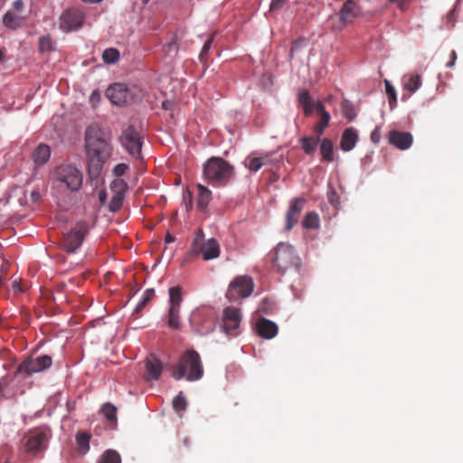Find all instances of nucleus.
Wrapping results in <instances>:
<instances>
[{"label": "nucleus", "instance_id": "obj_11", "mask_svg": "<svg viewBox=\"0 0 463 463\" xmlns=\"http://www.w3.org/2000/svg\"><path fill=\"white\" fill-rule=\"evenodd\" d=\"M119 142L129 155L136 158L140 156L142 147L141 137L133 126H128L122 131Z\"/></svg>", "mask_w": 463, "mask_h": 463}, {"label": "nucleus", "instance_id": "obj_57", "mask_svg": "<svg viewBox=\"0 0 463 463\" xmlns=\"http://www.w3.org/2000/svg\"><path fill=\"white\" fill-rule=\"evenodd\" d=\"M162 107L165 109H170L172 107V103L170 101H164Z\"/></svg>", "mask_w": 463, "mask_h": 463}, {"label": "nucleus", "instance_id": "obj_49", "mask_svg": "<svg viewBox=\"0 0 463 463\" xmlns=\"http://www.w3.org/2000/svg\"><path fill=\"white\" fill-rule=\"evenodd\" d=\"M30 197H31V200L33 202V203H37L40 201L41 199V194L38 190H33L31 192V194H30Z\"/></svg>", "mask_w": 463, "mask_h": 463}, {"label": "nucleus", "instance_id": "obj_3", "mask_svg": "<svg viewBox=\"0 0 463 463\" xmlns=\"http://www.w3.org/2000/svg\"><path fill=\"white\" fill-rule=\"evenodd\" d=\"M270 254L271 262L279 272L300 273L301 260L292 245L279 242Z\"/></svg>", "mask_w": 463, "mask_h": 463}, {"label": "nucleus", "instance_id": "obj_36", "mask_svg": "<svg viewBox=\"0 0 463 463\" xmlns=\"http://www.w3.org/2000/svg\"><path fill=\"white\" fill-rule=\"evenodd\" d=\"M384 85H385V92L389 97L390 108H391V109H393V108L396 106V102H397L396 90L388 80H384Z\"/></svg>", "mask_w": 463, "mask_h": 463}, {"label": "nucleus", "instance_id": "obj_10", "mask_svg": "<svg viewBox=\"0 0 463 463\" xmlns=\"http://www.w3.org/2000/svg\"><path fill=\"white\" fill-rule=\"evenodd\" d=\"M254 284L250 277L238 276L229 285L226 291V298L230 301H236L239 298L249 297L253 291Z\"/></svg>", "mask_w": 463, "mask_h": 463}, {"label": "nucleus", "instance_id": "obj_8", "mask_svg": "<svg viewBox=\"0 0 463 463\" xmlns=\"http://www.w3.org/2000/svg\"><path fill=\"white\" fill-rule=\"evenodd\" d=\"M90 230L89 224L85 221H79L74 227L63 234L61 241V247L68 253H73L79 249Z\"/></svg>", "mask_w": 463, "mask_h": 463}, {"label": "nucleus", "instance_id": "obj_5", "mask_svg": "<svg viewBox=\"0 0 463 463\" xmlns=\"http://www.w3.org/2000/svg\"><path fill=\"white\" fill-rule=\"evenodd\" d=\"M233 175V167L221 157H211L203 165V176L211 184H224Z\"/></svg>", "mask_w": 463, "mask_h": 463}, {"label": "nucleus", "instance_id": "obj_23", "mask_svg": "<svg viewBox=\"0 0 463 463\" xmlns=\"http://www.w3.org/2000/svg\"><path fill=\"white\" fill-rule=\"evenodd\" d=\"M51 156V148L45 144H40L33 153L35 165H42L48 162Z\"/></svg>", "mask_w": 463, "mask_h": 463}, {"label": "nucleus", "instance_id": "obj_27", "mask_svg": "<svg viewBox=\"0 0 463 463\" xmlns=\"http://www.w3.org/2000/svg\"><path fill=\"white\" fill-rule=\"evenodd\" d=\"M90 434L87 432H79L76 435L78 450L80 454H86L90 449Z\"/></svg>", "mask_w": 463, "mask_h": 463}, {"label": "nucleus", "instance_id": "obj_55", "mask_svg": "<svg viewBox=\"0 0 463 463\" xmlns=\"http://www.w3.org/2000/svg\"><path fill=\"white\" fill-rule=\"evenodd\" d=\"M165 243H172L175 241V237L173 235H171L170 233H167L165 235Z\"/></svg>", "mask_w": 463, "mask_h": 463}, {"label": "nucleus", "instance_id": "obj_43", "mask_svg": "<svg viewBox=\"0 0 463 463\" xmlns=\"http://www.w3.org/2000/svg\"><path fill=\"white\" fill-rule=\"evenodd\" d=\"M52 50V43L49 36L41 37L39 40V51L41 52H50Z\"/></svg>", "mask_w": 463, "mask_h": 463}, {"label": "nucleus", "instance_id": "obj_44", "mask_svg": "<svg viewBox=\"0 0 463 463\" xmlns=\"http://www.w3.org/2000/svg\"><path fill=\"white\" fill-rule=\"evenodd\" d=\"M213 37L212 36L210 39H208L203 48H202V51L200 52V55H199V59L202 62H206L207 61V53L209 52V51L211 50L212 48V44H213Z\"/></svg>", "mask_w": 463, "mask_h": 463}, {"label": "nucleus", "instance_id": "obj_59", "mask_svg": "<svg viewBox=\"0 0 463 463\" xmlns=\"http://www.w3.org/2000/svg\"><path fill=\"white\" fill-rule=\"evenodd\" d=\"M188 441H189V440H188V439H187V438H185V439H184V443L185 445H188Z\"/></svg>", "mask_w": 463, "mask_h": 463}, {"label": "nucleus", "instance_id": "obj_42", "mask_svg": "<svg viewBox=\"0 0 463 463\" xmlns=\"http://www.w3.org/2000/svg\"><path fill=\"white\" fill-rule=\"evenodd\" d=\"M262 160L260 157L248 158L246 165L250 171L257 172L262 167Z\"/></svg>", "mask_w": 463, "mask_h": 463}, {"label": "nucleus", "instance_id": "obj_18", "mask_svg": "<svg viewBox=\"0 0 463 463\" xmlns=\"http://www.w3.org/2000/svg\"><path fill=\"white\" fill-rule=\"evenodd\" d=\"M145 379L146 381H156L159 379L162 370V362L154 354H150L145 361Z\"/></svg>", "mask_w": 463, "mask_h": 463}, {"label": "nucleus", "instance_id": "obj_22", "mask_svg": "<svg viewBox=\"0 0 463 463\" xmlns=\"http://www.w3.org/2000/svg\"><path fill=\"white\" fill-rule=\"evenodd\" d=\"M298 102L303 108L306 117H309L316 111V103L307 90H303L298 94Z\"/></svg>", "mask_w": 463, "mask_h": 463}, {"label": "nucleus", "instance_id": "obj_7", "mask_svg": "<svg viewBox=\"0 0 463 463\" xmlns=\"http://www.w3.org/2000/svg\"><path fill=\"white\" fill-rule=\"evenodd\" d=\"M361 14V8L353 0L346 1L338 14L330 15L328 26L332 31H342L347 24H352Z\"/></svg>", "mask_w": 463, "mask_h": 463}, {"label": "nucleus", "instance_id": "obj_29", "mask_svg": "<svg viewBox=\"0 0 463 463\" xmlns=\"http://www.w3.org/2000/svg\"><path fill=\"white\" fill-rule=\"evenodd\" d=\"M320 152L322 157L326 162H332L334 160L333 156V143L328 138H324L320 144Z\"/></svg>", "mask_w": 463, "mask_h": 463}, {"label": "nucleus", "instance_id": "obj_17", "mask_svg": "<svg viewBox=\"0 0 463 463\" xmlns=\"http://www.w3.org/2000/svg\"><path fill=\"white\" fill-rule=\"evenodd\" d=\"M389 143L400 150L408 149L413 142V137L409 132L392 130L388 135Z\"/></svg>", "mask_w": 463, "mask_h": 463}, {"label": "nucleus", "instance_id": "obj_54", "mask_svg": "<svg viewBox=\"0 0 463 463\" xmlns=\"http://www.w3.org/2000/svg\"><path fill=\"white\" fill-rule=\"evenodd\" d=\"M300 45V43L296 41L292 43V46H291V49H290V53L291 55H293V53L298 50V48L299 47Z\"/></svg>", "mask_w": 463, "mask_h": 463}, {"label": "nucleus", "instance_id": "obj_50", "mask_svg": "<svg viewBox=\"0 0 463 463\" xmlns=\"http://www.w3.org/2000/svg\"><path fill=\"white\" fill-rule=\"evenodd\" d=\"M390 2L396 3L401 9H405L411 0H389Z\"/></svg>", "mask_w": 463, "mask_h": 463}, {"label": "nucleus", "instance_id": "obj_47", "mask_svg": "<svg viewBox=\"0 0 463 463\" xmlns=\"http://www.w3.org/2000/svg\"><path fill=\"white\" fill-rule=\"evenodd\" d=\"M456 60H457V52L455 51H452L450 52V60H449V61L447 62L446 67L447 68L453 67L456 62Z\"/></svg>", "mask_w": 463, "mask_h": 463}, {"label": "nucleus", "instance_id": "obj_34", "mask_svg": "<svg viewBox=\"0 0 463 463\" xmlns=\"http://www.w3.org/2000/svg\"><path fill=\"white\" fill-rule=\"evenodd\" d=\"M101 412L110 422L114 423L117 421V408L113 404L109 402L105 403L101 408Z\"/></svg>", "mask_w": 463, "mask_h": 463}, {"label": "nucleus", "instance_id": "obj_19", "mask_svg": "<svg viewBox=\"0 0 463 463\" xmlns=\"http://www.w3.org/2000/svg\"><path fill=\"white\" fill-rule=\"evenodd\" d=\"M256 329L259 335L265 339H271L278 334V326L276 323L264 317L258 320Z\"/></svg>", "mask_w": 463, "mask_h": 463}, {"label": "nucleus", "instance_id": "obj_13", "mask_svg": "<svg viewBox=\"0 0 463 463\" xmlns=\"http://www.w3.org/2000/svg\"><path fill=\"white\" fill-rule=\"evenodd\" d=\"M84 14L76 8L66 10L61 16L60 26L63 31L70 32L81 27Z\"/></svg>", "mask_w": 463, "mask_h": 463}, {"label": "nucleus", "instance_id": "obj_56", "mask_svg": "<svg viewBox=\"0 0 463 463\" xmlns=\"http://www.w3.org/2000/svg\"><path fill=\"white\" fill-rule=\"evenodd\" d=\"M13 288L15 291H22V288H20L19 282L17 280L13 282Z\"/></svg>", "mask_w": 463, "mask_h": 463}, {"label": "nucleus", "instance_id": "obj_53", "mask_svg": "<svg viewBox=\"0 0 463 463\" xmlns=\"http://www.w3.org/2000/svg\"><path fill=\"white\" fill-rule=\"evenodd\" d=\"M260 159H263L262 160V166L271 163L270 156H268V155L260 156Z\"/></svg>", "mask_w": 463, "mask_h": 463}, {"label": "nucleus", "instance_id": "obj_40", "mask_svg": "<svg viewBox=\"0 0 463 463\" xmlns=\"http://www.w3.org/2000/svg\"><path fill=\"white\" fill-rule=\"evenodd\" d=\"M122 201H123L122 194H115L109 202V211L112 213L118 212L122 206Z\"/></svg>", "mask_w": 463, "mask_h": 463}, {"label": "nucleus", "instance_id": "obj_31", "mask_svg": "<svg viewBox=\"0 0 463 463\" xmlns=\"http://www.w3.org/2000/svg\"><path fill=\"white\" fill-rule=\"evenodd\" d=\"M167 325L169 327L178 329L181 326L180 308L169 307Z\"/></svg>", "mask_w": 463, "mask_h": 463}, {"label": "nucleus", "instance_id": "obj_26", "mask_svg": "<svg viewBox=\"0 0 463 463\" xmlns=\"http://www.w3.org/2000/svg\"><path fill=\"white\" fill-rule=\"evenodd\" d=\"M198 188V197H197V206L201 210H204L212 198V192L202 184H197Z\"/></svg>", "mask_w": 463, "mask_h": 463}, {"label": "nucleus", "instance_id": "obj_33", "mask_svg": "<svg viewBox=\"0 0 463 463\" xmlns=\"http://www.w3.org/2000/svg\"><path fill=\"white\" fill-rule=\"evenodd\" d=\"M187 407V402L185 397L180 392L177 396H175L173 400V408L174 410L182 416L185 411Z\"/></svg>", "mask_w": 463, "mask_h": 463}, {"label": "nucleus", "instance_id": "obj_30", "mask_svg": "<svg viewBox=\"0 0 463 463\" xmlns=\"http://www.w3.org/2000/svg\"><path fill=\"white\" fill-rule=\"evenodd\" d=\"M319 225V217L316 212L307 213L302 221V226L305 229H317Z\"/></svg>", "mask_w": 463, "mask_h": 463}, {"label": "nucleus", "instance_id": "obj_58", "mask_svg": "<svg viewBox=\"0 0 463 463\" xmlns=\"http://www.w3.org/2000/svg\"><path fill=\"white\" fill-rule=\"evenodd\" d=\"M3 396V386L0 384V398Z\"/></svg>", "mask_w": 463, "mask_h": 463}, {"label": "nucleus", "instance_id": "obj_37", "mask_svg": "<svg viewBox=\"0 0 463 463\" xmlns=\"http://www.w3.org/2000/svg\"><path fill=\"white\" fill-rule=\"evenodd\" d=\"M155 297L154 288H148L145 291L142 299L138 302L135 308V313H139L147 305V303Z\"/></svg>", "mask_w": 463, "mask_h": 463}, {"label": "nucleus", "instance_id": "obj_2", "mask_svg": "<svg viewBox=\"0 0 463 463\" xmlns=\"http://www.w3.org/2000/svg\"><path fill=\"white\" fill-rule=\"evenodd\" d=\"M172 376L179 381L185 378L189 382L200 380L203 376V367L200 354L193 350H186L177 364L172 366Z\"/></svg>", "mask_w": 463, "mask_h": 463}, {"label": "nucleus", "instance_id": "obj_9", "mask_svg": "<svg viewBox=\"0 0 463 463\" xmlns=\"http://www.w3.org/2000/svg\"><path fill=\"white\" fill-rule=\"evenodd\" d=\"M54 179L57 182L64 184L67 188L75 192L78 191L82 184L81 172L72 165H61L54 170Z\"/></svg>", "mask_w": 463, "mask_h": 463}, {"label": "nucleus", "instance_id": "obj_25", "mask_svg": "<svg viewBox=\"0 0 463 463\" xmlns=\"http://www.w3.org/2000/svg\"><path fill=\"white\" fill-rule=\"evenodd\" d=\"M319 143V137H303L301 139H300V144H301V147L303 149V151L307 154V155H314L316 150H317V146Z\"/></svg>", "mask_w": 463, "mask_h": 463}, {"label": "nucleus", "instance_id": "obj_16", "mask_svg": "<svg viewBox=\"0 0 463 463\" xmlns=\"http://www.w3.org/2000/svg\"><path fill=\"white\" fill-rule=\"evenodd\" d=\"M307 201L305 198H294L289 203V207L285 216V230L289 232L298 222L300 214L305 207Z\"/></svg>", "mask_w": 463, "mask_h": 463}, {"label": "nucleus", "instance_id": "obj_20", "mask_svg": "<svg viewBox=\"0 0 463 463\" xmlns=\"http://www.w3.org/2000/svg\"><path fill=\"white\" fill-rule=\"evenodd\" d=\"M357 141V131L354 128H348L342 134L340 147L344 151H351L355 146Z\"/></svg>", "mask_w": 463, "mask_h": 463}, {"label": "nucleus", "instance_id": "obj_1", "mask_svg": "<svg viewBox=\"0 0 463 463\" xmlns=\"http://www.w3.org/2000/svg\"><path fill=\"white\" fill-rule=\"evenodd\" d=\"M85 149L88 174L91 179H96L112 154L109 133L98 125L90 126L85 132Z\"/></svg>", "mask_w": 463, "mask_h": 463}, {"label": "nucleus", "instance_id": "obj_6", "mask_svg": "<svg viewBox=\"0 0 463 463\" xmlns=\"http://www.w3.org/2000/svg\"><path fill=\"white\" fill-rule=\"evenodd\" d=\"M51 430L47 428L35 429L27 433L22 440L24 452L37 457L48 447Z\"/></svg>", "mask_w": 463, "mask_h": 463}, {"label": "nucleus", "instance_id": "obj_48", "mask_svg": "<svg viewBox=\"0 0 463 463\" xmlns=\"http://www.w3.org/2000/svg\"><path fill=\"white\" fill-rule=\"evenodd\" d=\"M285 1L286 0H272L270 3V9L276 10L280 8Z\"/></svg>", "mask_w": 463, "mask_h": 463}, {"label": "nucleus", "instance_id": "obj_35", "mask_svg": "<svg viewBox=\"0 0 463 463\" xmlns=\"http://www.w3.org/2000/svg\"><path fill=\"white\" fill-rule=\"evenodd\" d=\"M342 111L348 120H354L356 118V112L354 105L348 99H344L342 101Z\"/></svg>", "mask_w": 463, "mask_h": 463}, {"label": "nucleus", "instance_id": "obj_61", "mask_svg": "<svg viewBox=\"0 0 463 463\" xmlns=\"http://www.w3.org/2000/svg\"><path fill=\"white\" fill-rule=\"evenodd\" d=\"M144 4H146L149 0H141Z\"/></svg>", "mask_w": 463, "mask_h": 463}, {"label": "nucleus", "instance_id": "obj_32", "mask_svg": "<svg viewBox=\"0 0 463 463\" xmlns=\"http://www.w3.org/2000/svg\"><path fill=\"white\" fill-rule=\"evenodd\" d=\"M98 463H121V458L116 450H106Z\"/></svg>", "mask_w": 463, "mask_h": 463}, {"label": "nucleus", "instance_id": "obj_52", "mask_svg": "<svg viewBox=\"0 0 463 463\" xmlns=\"http://www.w3.org/2000/svg\"><path fill=\"white\" fill-rule=\"evenodd\" d=\"M13 6L16 11H22L24 8V2L22 0H16L13 3Z\"/></svg>", "mask_w": 463, "mask_h": 463}, {"label": "nucleus", "instance_id": "obj_24", "mask_svg": "<svg viewBox=\"0 0 463 463\" xmlns=\"http://www.w3.org/2000/svg\"><path fill=\"white\" fill-rule=\"evenodd\" d=\"M402 84L404 90L413 93L420 87L421 78L417 73L408 74L402 78Z\"/></svg>", "mask_w": 463, "mask_h": 463}, {"label": "nucleus", "instance_id": "obj_15", "mask_svg": "<svg viewBox=\"0 0 463 463\" xmlns=\"http://www.w3.org/2000/svg\"><path fill=\"white\" fill-rule=\"evenodd\" d=\"M107 98L115 105L122 106L132 99V94L126 85L115 83L106 90Z\"/></svg>", "mask_w": 463, "mask_h": 463}, {"label": "nucleus", "instance_id": "obj_21", "mask_svg": "<svg viewBox=\"0 0 463 463\" xmlns=\"http://www.w3.org/2000/svg\"><path fill=\"white\" fill-rule=\"evenodd\" d=\"M316 111L320 114L321 119L318 123H317L314 127V130L317 137L320 136L325 131L326 128L328 126L330 121V114L326 110L324 105L321 101L317 100L316 103Z\"/></svg>", "mask_w": 463, "mask_h": 463}, {"label": "nucleus", "instance_id": "obj_28", "mask_svg": "<svg viewBox=\"0 0 463 463\" xmlns=\"http://www.w3.org/2000/svg\"><path fill=\"white\" fill-rule=\"evenodd\" d=\"M183 301L182 288L178 286L172 287L169 288V307L181 308V303Z\"/></svg>", "mask_w": 463, "mask_h": 463}, {"label": "nucleus", "instance_id": "obj_60", "mask_svg": "<svg viewBox=\"0 0 463 463\" xmlns=\"http://www.w3.org/2000/svg\"><path fill=\"white\" fill-rule=\"evenodd\" d=\"M454 13H455V9H453V10L450 12L449 15H450V16H452V15L454 14Z\"/></svg>", "mask_w": 463, "mask_h": 463}, {"label": "nucleus", "instance_id": "obj_14", "mask_svg": "<svg viewBox=\"0 0 463 463\" xmlns=\"http://www.w3.org/2000/svg\"><path fill=\"white\" fill-rule=\"evenodd\" d=\"M241 321V314L239 308L228 307L223 311L222 328L229 335H236Z\"/></svg>", "mask_w": 463, "mask_h": 463}, {"label": "nucleus", "instance_id": "obj_12", "mask_svg": "<svg viewBox=\"0 0 463 463\" xmlns=\"http://www.w3.org/2000/svg\"><path fill=\"white\" fill-rule=\"evenodd\" d=\"M52 364V359L48 354L40 355L36 358H28L19 364L17 373L31 375L50 368Z\"/></svg>", "mask_w": 463, "mask_h": 463}, {"label": "nucleus", "instance_id": "obj_51", "mask_svg": "<svg viewBox=\"0 0 463 463\" xmlns=\"http://www.w3.org/2000/svg\"><path fill=\"white\" fill-rule=\"evenodd\" d=\"M100 99V95L98 91H93L90 95V100L92 104L95 102H99Z\"/></svg>", "mask_w": 463, "mask_h": 463}, {"label": "nucleus", "instance_id": "obj_45", "mask_svg": "<svg viewBox=\"0 0 463 463\" xmlns=\"http://www.w3.org/2000/svg\"><path fill=\"white\" fill-rule=\"evenodd\" d=\"M128 165L126 164H123V163H120V164H118L114 169H113V173L116 176L118 177H120L122 176L126 171L128 170Z\"/></svg>", "mask_w": 463, "mask_h": 463}, {"label": "nucleus", "instance_id": "obj_46", "mask_svg": "<svg viewBox=\"0 0 463 463\" xmlns=\"http://www.w3.org/2000/svg\"><path fill=\"white\" fill-rule=\"evenodd\" d=\"M381 129L377 127L371 133V140L373 143L378 144L381 140Z\"/></svg>", "mask_w": 463, "mask_h": 463}, {"label": "nucleus", "instance_id": "obj_39", "mask_svg": "<svg viewBox=\"0 0 463 463\" xmlns=\"http://www.w3.org/2000/svg\"><path fill=\"white\" fill-rule=\"evenodd\" d=\"M3 24L8 28H17L19 26V19L11 12H7L3 17Z\"/></svg>", "mask_w": 463, "mask_h": 463}, {"label": "nucleus", "instance_id": "obj_38", "mask_svg": "<svg viewBox=\"0 0 463 463\" xmlns=\"http://www.w3.org/2000/svg\"><path fill=\"white\" fill-rule=\"evenodd\" d=\"M119 58V52L116 48H109L103 52L102 59L106 63H115Z\"/></svg>", "mask_w": 463, "mask_h": 463}, {"label": "nucleus", "instance_id": "obj_41", "mask_svg": "<svg viewBox=\"0 0 463 463\" xmlns=\"http://www.w3.org/2000/svg\"><path fill=\"white\" fill-rule=\"evenodd\" d=\"M128 188L127 183L122 179H116L111 184V189L116 193V194H122Z\"/></svg>", "mask_w": 463, "mask_h": 463}, {"label": "nucleus", "instance_id": "obj_4", "mask_svg": "<svg viewBox=\"0 0 463 463\" xmlns=\"http://www.w3.org/2000/svg\"><path fill=\"white\" fill-rule=\"evenodd\" d=\"M220 253L221 250L218 241L213 238L205 240L203 230L199 229L185 255L184 260L190 261L200 255L204 260H211L218 258Z\"/></svg>", "mask_w": 463, "mask_h": 463}]
</instances>
